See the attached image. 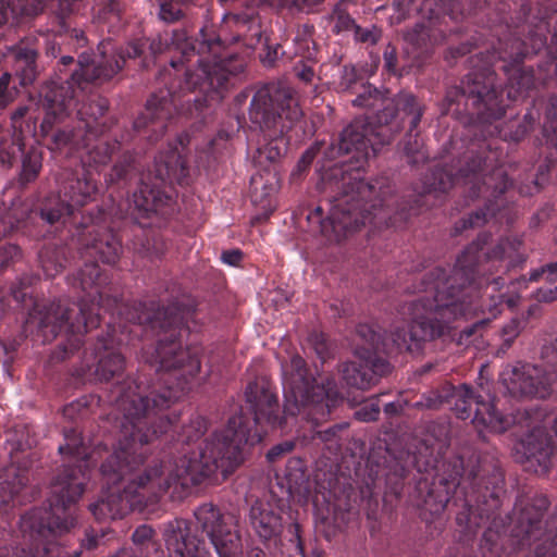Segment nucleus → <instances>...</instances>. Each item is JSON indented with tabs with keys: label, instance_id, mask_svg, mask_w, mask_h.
I'll list each match as a JSON object with an SVG mask.
<instances>
[{
	"label": "nucleus",
	"instance_id": "obj_26",
	"mask_svg": "<svg viewBox=\"0 0 557 557\" xmlns=\"http://www.w3.org/2000/svg\"><path fill=\"white\" fill-rule=\"evenodd\" d=\"M287 497L309 491V481L305 460L298 457L289 458L284 472Z\"/></svg>",
	"mask_w": 557,
	"mask_h": 557
},
{
	"label": "nucleus",
	"instance_id": "obj_35",
	"mask_svg": "<svg viewBox=\"0 0 557 557\" xmlns=\"http://www.w3.org/2000/svg\"><path fill=\"white\" fill-rule=\"evenodd\" d=\"M22 259V249L15 244L0 246V272L5 271Z\"/></svg>",
	"mask_w": 557,
	"mask_h": 557
},
{
	"label": "nucleus",
	"instance_id": "obj_21",
	"mask_svg": "<svg viewBox=\"0 0 557 557\" xmlns=\"http://www.w3.org/2000/svg\"><path fill=\"white\" fill-rule=\"evenodd\" d=\"M249 523L260 540H276L283 530L282 510L270 502L258 499L250 508Z\"/></svg>",
	"mask_w": 557,
	"mask_h": 557
},
{
	"label": "nucleus",
	"instance_id": "obj_10",
	"mask_svg": "<svg viewBox=\"0 0 557 557\" xmlns=\"http://www.w3.org/2000/svg\"><path fill=\"white\" fill-rule=\"evenodd\" d=\"M61 455H67L52 478L48 507L33 508L24 513L18 531H0V557H79L82 549L54 555L58 535L69 532L76 522V504L89 479L88 450L76 428H64Z\"/></svg>",
	"mask_w": 557,
	"mask_h": 557
},
{
	"label": "nucleus",
	"instance_id": "obj_22",
	"mask_svg": "<svg viewBox=\"0 0 557 557\" xmlns=\"http://www.w3.org/2000/svg\"><path fill=\"white\" fill-rule=\"evenodd\" d=\"M15 76L22 86L32 85L39 74L37 58L38 50L28 40H21L11 50Z\"/></svg>",
	"mask_w": 557,
	"mask_h": 557
},
{
	"label": "nucleus",
	"instance_id": "obj_24",
	"mask_svg": "<svg viewBox=\"0 0 557 557\" xmlns=\"http://www.w3.org/2000/svg\"><path fill=\"white\" fill-rule=\"evenodd\" d=\"M73 258L69 244L48 243L38 253L39 264L47 277L61 273Z\"/></svg>",
	"mask_w": 557,
	"mask_h": 557
},
{
	"label": "nucleus",
	"instance_id": "obj_1",
	"mask_svg": "<svg viewBox=\"0 0 557 557\" xmlns=\"http://www.w3.org/2000/svg\"><path fill=\"white\" fill-rule=\"evenodd\" d=\"M107 336L83 352L75 370L81 380H114L109 401L122 414L117 443L102 462L107 492L89 510L98 521L121 519L128 512H144L169 494L182 500L176 487L188 472L199 469L195 444L208 430V420L194 416L177 437L148 462L150 444L174 425L177 417L166 411L184 396L201 368V347L182 346L191 333V306L173 302L132 301L113 307Z\"/></svg>",
	"mask_w": 557,
	"mask_h": 557
},
{
	"label": "nucleus",
	"instance_id": "obj_50",
	"mask_svg": "<svg viewBox=\"0 0 557 557\" xmlns=\"http://www.w3.org/2000/svg\"><path fill=\"white\" fill-rule=\"evenodd\" d=\"M61 44L57 40L48 41L46 45V53L49 57L57 58L61 53Z\"/></svg>",
	"mask_w": 557,
	"mask_h": 557
},
{
	"label": "nucleus",
	"instance_id": "obj_3",
	"mask_svg": "<svg viewBox=\"0 0 557 557\" xmlns=\"http://www.w3.org/2000/svg\"><path fill=\"white\" fill-rule=\"evenodd\" d=\"M450 444L449 425L432 421L416 451H393L385 447L372 450L368 458L371 474L384 478L389 493L398 496L404 480L412 469L425 474L417 482L419 504L431 515L442 513L451 504L460 508L456 522L466 535H474L482 527L486 542L508 533L519 546L535 543L534 557H557V505L543 520L549 500L544 494L519 496L512 515L499 516L505 494V476L493 453L465 450L446 458Z\"/></svg>",
	"mask_w": 557,
	"mask_h": 557
},
{
	"label": "nucleus",
	"instance_id": "obj_6",
	"mask_svg": "<svg viewBox=\"0 0 557 557\" xmlns=\"http://www.w3.org/2000/svg\"><path fill=\"white\" fill-rule=\"evenodd\" d=\"M104 211L97 208V215L89 216L85 225L70 232L72 242L84 265L76 274L67 276V283L83 293L78 301L70 306L61 300L44 304L39 300L37 274L24 273L16 278L7 294L0 293V320L11 313H27L25 326L36 329L42 343H49L64 332L65 339L50 355L52 363L69 359L83 344V335L101 322V311L126 305L113 295L111 273L101 270L100 260L115 264L122 252L121 239L111 230L100 225Z\"/></svg>",
	"mask_w": 557,
	"mask_h": 557
},
{
	"label": "nucleus",
	"instance_id": "obj_17",
	"mask_svg": "<svg viewBox=\"0 0 557 557\" xmlns=\"http://www.w3.org/2000/svg\"><path fill=\"white\" fill-rule=\"evenodd\" d=\"M541 360V366L518 363L502 371L500 383L510 396L545 399L557 389V338L544 343Z\"/></svg>",
	"mask_w": 557,
	"mask_h": 557
},
{
	"label": "nucleus",
	"instance_id": "obj_25",
	"mask_svg": "<svg viewBox=\"0 0 557 557\" xmlns=\"http://www.w3.org/2000/svg\"><path fill=\"white\" fill-rule=\"evenodd\" d=\"M28 476L25 471L15 468L8 470L7 479L0 481V516H7L11 509L21 503L20 494L26 488Z\"/></svg>",
	"mask_w": 557,
	"mask_h": 557
},
{
	"label": "nucleus",
	"instance_id": "obj_7",
	"mask_svg": "<svg viewBox=\"0 0 557 557\" xmlns=\"http://www.w3.org/2000/svg\"><path fill=\"white\" fill-rule=\"evenodd\" d=\"M339 138L341 135L326 147L324 143L317 141L302 153L293 172V176L302 175L321 151L323 161L343 158L327 169L325 164L322 165L324 173L321 178V190L327 197L329 214L324 215L321 206L309 212L307 220L312 232L341 242L367 224L374 228L396 226L411 215L420 213L423 207H428L429 197L434 195L437 198L443 194L437 189L425 188L434 168L424 176L421 187L401 197L396 194L395 185L387 175L363 181L360 169L368 159H356L354 150L334 158L325 156L332 144L338 147Z\"/></svg>",
	"mask_w": 557,
	"mask_h": 557
},
{
	"label": "nucleus",
	"instance_id": "obj_34",
	"mask_svg": "<svg viewBox=\"0 0 557 557\" xmlns=\"http://www.w3.org/2000/svg\"><path fill=\"white\" fill-rule=\"evenodd\" d=\"M525 326L522 319L513 318L502 329L503 349H508Z\"/></svg>",
	"mask_w": 557,
	"mask_h": 557
},
{
	"label": "nucleus",
	"instance_id": "obj_60",
	"mask_svg": "<svg viewBox=\"0 0 557 557\" xmlns=\"http://www.w3.org/2000/svg\"><path fill=\"white\" fill-rule=\"evenodd\" d=\"M247 97H248L247 92H246V91H243V92H240V94L237 96V101H238V102H242V101H244Z\"/></svg>",
	"mask_w": 557,
	"mask_h": 557
},
{
	"label": "nucleus",
	"instance_id": "obj_54",
	"mask_svg": "<svg viewBox=\"0 0 557 557\" xmlns=\"http://www.w3.org/2000/svg\"><path fill=\"white\" fill-rule=\"evenodd\" d=\"M547 218L545 212L535 213L530 220V227L536 228Z\"/></svg>",
	"mask_w": 557,
	"mask_h": 557
},
{
	"label": "nucleus",
	"instance_id": "obj_47",
	"mask_svg": "<svg viewBox=\"0 0 557 557\" xmlns=\"http://www.w3.org/2000/svg\"><path fill=\"white\" fill-rule=\"evenodd\" d=\"M384 67L389 73H396L397 69V54L394 47L388 46L384 51Z\"/></svg>",
	"mask_w": 557,
	"mask_h": 557
},
{
	"label": "nucleus",
	"instance_id": "obj_8",
	"mask_svg": "<svg viewBox=\"0 0 557 557\" xmlns=\"http://www.w3.org/2000/svg\"><path fill=\"white\" fill-rule=\"evenodd\" d=\"M485 36V30H475L471 36L473 42L466 41L447 49L445 59L448 62L471 53L473 47L479 51L469 58L470 72L460 86L446 90L441 112L456 119L468 115L471 120L475 119L490 136L519 143L533 129L539 112L530 109L522 117L512 116L504 123H499V120L512 101L535 87L534 70L518 66L523 54L521 45L517 46L516 63L511 69L506 55L496 57L488 46L481 48L479 41Z\"/></svg>",
	"mask_w": 557,
	"mask_h": 557
},
{
	"label": "nucleus",
	"instance_id": "obj_32",
	"mask_svg": "<svg viewBox=\"0 0 557 557\" xmlns=\"http://www.w3.org/2000/svg\"><path fill=\"white\" fill-rule=\"evenodd\" d=\"M329 21L332 24V32L336 35L352 32L357 25L342 3H337L333 8Z\"/></svg>",
	"mask_w": 557,
	"mask_h": 557
},
{
	"label": "nucleus",
	"instance_id": "obj_45",
	"mask_svg": "<svg viewBox=\"0 0 557 557\" xmlns=\"http://www.w3.org/2000/svg\"><path fill=\"white\" fill-rule=\"evenodd\" d=\"M29 112V108L27 106L17 107L11 114L12 126L14 128V133L21 134L23 136V120Z\"/></svg>",
	"mask_w": 557,
	"mask_h": 557
},
{
	"label": "nucleus",
	"instance_id": "obj_40",
	"mask_svg": "<svg viewBox=\"0 0 557 557\" xmlns=\"http://www.w3.org/2000/svg\"><path fill=\"white\" fill-rule=\"evenodd\" d=\"M379 414L380 404L377 396L375 398L370 399L359 410L356 411L357 419L363 422L375 421L377 420Z\"/></svg>",
	"mask_w": 557,
	"mask_h": 557
},
{
	"label": "nucleus",
	"instance_id": "obj_44",
	"mask_svg": "<svg viewBox=\"0 0 557 557\" xmlns=\"http://www.w3.org/2000/svg\"><path fill=\"white\" fill-rule=\"evenodd\" d=\"M310 342L317 352V355L322 359H326L329 357V347L326 343V338L323 334H311Z\"/></svg>",
	"mask_w": 557,
	"mask_h": 557
},
{
	"label": "nucleus",
	"instance_id": "obj_36",
	"mask_svg": "<svg viewBox=\"0 0 557 557\" xmlns=\"http://www.w3.org/2000/svg\"><path fill=\"white\" fill-rule=\"evenodd\" d=\"M12 76L3 73L0 76V111L7 108L17 96V88L11 85Z\"/></svg>",
	"mask_w": 557,
	"mask_h": 557
},
{
	"label": "nucleus",
	"instance_id": "obj_41",
	"mask_svg": "<svg viewBox=\"0 0 557 557\" xmlns=\"http://www.w3.org/2000/svg\"><path fill=\"white\" fill-rule=\"evenodd\" d=\"M352 32L355 40L366 45H375L381 37L380 30L374 26L371 28H362L356 25Z\"/></svg>",
	"mask_w": 557,
	"mask_h": 557
},
{
	"label": "nucleus",
	"instance_id": "obj_56",
	"mask_svg": "<svg viewBox=\"0 0 557 557\" xmlns=\"http://www.w3.org/2000/svg\"><path fill=\"white\" fill-rule=\"evenodd\" d=\"M246 557H265V553L258 547H253L247 552Z\"/></svg>",
	"mask_w": 557,
	"mask_h": 557
},
{
	"label": "nucleus",
	"instance_id": "obj_43",
	"mask_svg": "<svg viewBox=\"0 0 557 557\" xmlns=\"http://www.w3.org/2000/svg\"><path fill=\"white\" fill-rule=\"evenodd\" d=\"M287 534L289 535V542L295 544L296 552L304 556L305 547L301 537V527L298 522H294L288 525Z\"/></svg>",
	"mask_w": 557,
	"mask_h": 557
},
{
	"label": "nucleus",
	"instance_id": "obj_23",
	"mask_svg": "<svg viewBox=\"0 0 557 557\" xmlns=\"http://www.w3.org/2000/svg\"><path fill=\"white\" fill-rule=\"evenodd\" d=\"M555 275H557V262H550L533 270L529 278L525 276L519 277L516 282L511 283V286L512 289H516V286L527 288L529 282H537L541 277L545 276L547 284L533 292L532 297L537 302L549 304L557 300V283H555Z\"/></svg>",
	"mask_w": 557,
	"mask_h": 557
},
{
	"label": "nucleus",
	"instance_id": "obj_18",
	"mask_svg": "<svg viewBox=\"0 0 557 557\" xmlns=\"http://www.w3.org/2000/svg\"><path fill=\"white\" fill-rule=\"evenodd\" d=\"M507 417L511 420L509 428L516 425L527 430L515 447L516 453L521 455L520 461L536 463L542 472H547L556 450V444L546 431V424L550 422L549 417L540 409H517Z\"/></svg>",
	"mask_w": 557,
	"mask_h": 557
},
{
	"label": "nucleus",
	"instance_id": "obj_61",
	"mask_svg": "<svg viewBox=\"0 0 557 557\" xmlns=\"http://www.w3.org/2000/svg\"><path fill=\"white\" fill-rule=\"evenodd\" d=\"M552 422H553L552 429H553L555 435L557 436V416L553 418Z\"/></svg>",
	"mask_w": 557,
	"mask_h": 557
},
{
	"label": "nucleus",
	"instance_id": "obj_28",
	"mask_svg": "<svg viewBox=\"0 0 557 557\" xmlns=\"http://www.w3.org/2000/svg\"><path fill=\"white\" fill-rule=\"evenodd\" d=\"M22 161V169L20 173V181L22 184H28L34 182L42 168V152L39 148L32 146L20 154Z\"/></svg>",
	"mask_w": 557,
	"mask_h": 557
},
{
	"label": "nucleus",
	"instance_id": "obj_9",
	"mask_svg": "<svg viewBox=\"0 0 557 557\" xmlns=\"http://www.w3.org/2000/svg\"><path fill=\"white\" fill-rule=\"evenodd\" d=\"M547 123L544 126L547 145L553 151L535 168L527 164L518 177L509 178L506 171L496 164L497 153L491 144L485 141L478 146L472 144L457 165H435L428 183L426 190H441L446 194L451 187L462 183L469 185L471 199L481 195L487 196L483 208L472 211L467 218L457 221L453 236L461 235L470 228L481 227L491 219L511 225L519 215L515 205L516 189L521 196L539 193L548 182L550 169L557 163V95L549 97L546 107Z\"/></svg>",
	"mask_w": 557,
	"mask_h": 557
},
{
	"label": "nucleus",
	"instance_id": "obj_30",
	"mask_svg": "<svg viewBox=\"0 0 557 557\" xmlns=\"http://www.w3.org/2000/svg\"><path fill=\"white\" fill-rule=\"evenodd\" d=\"M404 152L407 157L408 163L411 165L422 164L429 159V153L424 148L423 139L417 129L411 131V127H409L404 140Z\"/></svg>",
	"mask_w": 557,
	"mask_h": 557
},
{
	"label": "nucleus",
	"instance_id": "obj_11",
	"mask_svg": "<svg viewBox=\"0 0 557 557\" xmlns=\"http://www.w3.org/2000/svg\"><path fill=\"white\" fill-rule=\"evenodd\" d=\"M189 135L183 133L168 148L161 151L153 163V171H141L140 165L131 152H124L106 176L108 187L128 188L136 183L137 188L132 195V219L138 225L134 231L135 251L153 261L160 259L165 250L164 242L146 227L151 225L153 216L168 219L176 211L173 185L188 186L193 183L195 168L187 157Z\"/></svg>",
	"mask_w": 557,
	"mask_h": 557
},
{
	"label": "nucleus",
	"instance_id": "obj_16",
	"mask_svg": "<svg viewBox=\"0 0 557 557\" xmlns=\"http://www.w3.org/2000/svg\"><path fill=\"white\" fill-rule=\"evenodd\" d=\"M160 530L166 552L154 540V530L143 524L132 535L136 550L124 547L112 557H211L206 542L191 533L188 520L174 518L163 522Z\"/></svg>",
	"mask_w": 557,
	"mask_h": 557
},
{
	"label": "nucleus",
	"instance_id": "obj_46",
	"mask_svg": "<svg viewBox=\"0 0 557 557\" xmlns=\"http://www.w3.org/2000/svg\"><path fill=\"white\" fill-rule=\"evenodd\" d=\"M281 45L270 46L265 45V53L261 57V61L267 66H273L275 61L278 59V51L281 50Z\"/></svg>",
	"mask_w": 557,
	"mask_h": 557
},
{
	"label": "nucleus",
	"instance_id": "obj_42",
	"mask_svg": "<svg viewBox=\"0 0 557 557\" xmlns=\"http://www.w3.org/2000/svg\"><path fill=\"white\" fill-rule=\"evenodd\" d=\"M295 448V443L293 441H284L276 445H274L268 453L267 459L270 462H275L281 459L283 456L289 454Z\"/></svg>",
	"mask_w": 557,
	"mask_h": 557
},
{
	"label": "nucleus",
	"instance_id": "obj_48",
	"mask_svg": "<svg viewBox=\"0 0 557 557\" xmlns=\"http://www.w3.org/2000/svg\"><path fill=\"white\" fill-rule=\"evenodd\" d=\"M243 251L239 249H231L222 252L221 260L228 265H238L243 260Z\"/></svg>",
	"mask_w": 557,
	"mask_h": 557
},
{
	"label": "nucleus",
	"instance_id": "obj_37",
	"mask_svg": "<svg viewBox=\"0 0 557 557\" xmlns=\"http://www.w3.org/2000/svg\"><path fill=\"white\" fill-rule=\"evenodd\" d=\"M447 393V386H445L442 392H430L429 394H423L421 399L416 401L412 406L417 409H437L441 405L445 403V396Z\"/></svg>",
	"mask_w": 557,
	"mask_h": 557
},
{
	"label": "nucleus",
	"instance_id": "obj_15",
	"mask_svg": "<svg viewBox=\"0 0 557 557\" xmlns=\"http://www.w3.org/2000/svg\"><path fill=\"white\" fill-rule=\"evenodd\" d=\"M406 12L420 21L406 40L422 51L443 42L449 35L467 30L463 23L479 11L488 10L487 0H406Z\"/></svg>",
	"mask_w": 557,
	"mask_h": 557
},
{
	"label": "nucleus",
	"instance_id": "obj_31",
	"mask_svg": "<svg viewBox=\"0 0 557 557\" xmlns=\"http://www.w3.org/2000/svg\"><path fill=\"white\" fill-rule=\"evenodd\" d=\"M98 404V398L94 395H85L63 408V416L70 421H77L87 418L90 413V407Z\"/></svg>",
	"mask_w": 557,
	"mask_h": 557
},
{
	"label": "nucleus",
	"instance_id": "obj_20",
	"mask_svg": "<svg viewBox=\"0 0 557 557\" xmlns=\"http://www.w3.org/2000/svg\"><path fill=\"white\" fill-rule=\"evenodd\" d=\"M194 516L197 528L208 536L220 557H237L242 553V540L232 516L212 503L197 507Z\"/></svg>",
	"mask_w": 557,
	"mask_h": 557
},
{
	"label": "nucleus",
	"instance_id": "obj_39",
	"mask_svg": "<svg viewBox=\"0 0 557 557\" xmlns=\"http://www.w3.org/2000/svg\"><path fill=\"white\" fill-rule=\"evenodd\" d=\"M360 70L352 64L342 67L339 87L344 90L351 89L361 79Z\"/></svg>",
	"mask_w": 557,
	"mask_h": 557
},
{
	"label": "nucleus",
	"instance_id": "obj_52",
	"mask_svg": "<svg viewBox=\"0 0 557 557\" xmlns=\"http://www.w3.org/2000/svg\"><path fill=\"white\" fill-rule=\"evenodd\" d=\"M401 410L403 406L396 401H391L384 406V411L387 416H397Z\"/></svg>",
	"mask_w": 557,
	"mask_h": 557
},
{
	"label": "nucleus",
	"instance_id": "obj_4",
	"mask_svg": "<svg viewBox=\"0 0 557 557\" xmlns=\"http://www.w3.org/2000/svg\"><path fill=\"white\" fill-rule=\"evenodd\" d=\"M491 235L480 233L458 256L453 269L435 267L424 273L412 293L419 294L399 308L407 326L394 325L384 337L369 324H359L357 335L369 347L357 350V359L344 364L343 379L352 387L368 389L391 372L389 362L380 356L394 352L420 351L425 342L443 338L458 325L455 322L487 314L460 330V342H470L475 332L502 313L505 307L518 306L520 296L513 290L502 292L505 278L499 272L505 260L507 268L521 267L527 260L523 239L502 238L486 248Z\"/></svg>",
	"mask_w": 557,
	"mask_h": 557
},
{
	"label": "nucleus",
	"instance_id": "obj_2",
	"mask_svg": "<svg viewBox=\"0 0 557 557\" xmlns=\"http://www.w3.org/2000/svg\"><path fill=\"white\" fill-rule=\"evenodd\" d=\"M174 47L180 51L178 60H171V69L160 72L165 88L153 92L145 109L133 123L134 131L149 143L159 140L175 114L200 113L210 102H219L224 91L233 86L245 70V61L237 54H223V44L214 33L201 29L195 38L185 30H173L159 36V41L148 42L140 38L128 42L111 54L91 58L82 53L77 61L62 55L57 62L58 81L47 84L41 92V104L46 115L40 124L42 137L49 149L84 151L83 166L76 171H64L59 177V190L48 195L39 206L41 220L50 225L73 228L85 225L97 212L84 211L100 194L97 168L107 165L120 150L117 140L100 139L116 123L106 119L109 100L94 92L111 81L127 60L141 59L147 66L146 52L160 53Z\"/></svg>",
	"mask_w": 557,
	"mask_h": 557
},
{
	"label": "nucleus",
	"instance_id": "obj_19",
	"mask_svg": "<svg viewBox=\"0 0 557 557\" xmlns=\"http://www.w3.org/2000/svg\"><path fill=\"white\" fill-rule=\"evenodd\" d=\"M445 403L455 411L458 419H471L476 428L495 433H503L509 429L511 420L499 412L494 403H486L476 396L467 384L447 385Z\"/></svg>",
	"mask_w": 557,
	"mask_h": 557
},
{
	"label": "nucleus",
	"instance_id": "obj_38",
	"mask_svg": "<svg viewBox=\"0 0 557 557\" xmlns=\"http://www.w3.org/2000/svg\"><path fill=\"white\" fill-rule=\"evenodd\" d=\"M22 221L17 219L11 209L0 207V240L13 230L18 228Z\"/></svg>",
	"mask_w": 557,
	"mask_h": 557
},
{
	"label": "nucleus",
	"instance_id": "obj_12",
	"mask_svg": "<svg viewBox=\"0 0 557 557\" xmlns=\"http://www.w3.org/2000/svg\"><path fill=\"white\" fill-rule=\"evenodd\" d=\"M355 107L372 111V115L357 117L341 133L338 147L334 144L325 151L329 158L343 152H356L358 160L375 156L381 146L388 145L399 132L401 123L408 119L411 131L418 128L424 113V107L410 92H399L394 99L386 97L372 85H362V91L352 100Z\"/></svg>",
	"mask_w": 557,
	"mask_h": 557
},
{
	"label": "nucleus",
	"instance_id": "obj_57",
	"mask_svg": "<svg viewBox=\"0 0 557 557\" xmlns=\"http://www.w3.org/2000/svg\"><path fill=\"white\" fill-rule=\"evenodd\" d=\"M218 139H224V140H226V139H227V135L220 133V134L218 135V138H215V139H213V140H211V143H210V151H211V152H213V150H214V145H215V143H216V140H218Z\"/></svg>",
	"mask_w": 557,
	"mask_h": 557
},
{
	"label": "nucleus",
	"instance_id": "obj_49",
	"mask_svg": "<svg viewBox=\"0 0 557 557\" xmlns=\"http://www.w3.org/2000/svg\"><path fill=\"white\" fill-rule=\"evenodd\" d=\"M0 344H1L5 355L11 360L12 359L11 355L16 350L17 346L20 345L18 341L13 339L11 342H7L4 339H0Z\"/></svg>",
	"mask_w": 557,
	"mask_h": 557
},
{
	"label": "nucleus",
	"instance_id": "obj_5",
	"mask_svg": "<svg viewBox=\"0 0 557 557\" xmlns=\"http://www.w3.org/2000/svg\"><path fill=\"white\" fill-rule=\"evenodd\" d=\"M282 374L283 414H280L278 399L270 385L258 380L250 382L245 397L251 417L243 411L232 416L224 428L215 430L202 442L198 447L199 469L183 479L176 492L178 497H187L193 487L219 473L225 480L243 463L247 447L261 443L269 429L285 430L289 418L300 417L312 423V438L321 440L330 448L339 445L338 433L343 425L315 430L341 401L335 382L321 375L315 377L299 355L282 363Z\"/></svg>",
	"mask_w": 557,
	"mask_h": 557
},
{
	"label": "nucleus",
	"instance_id": "obj_27",
	"mask_svg": "<svg viewBox=\"0 0 557 557\" xmlns=\"http://www.w3.org/2000/svg\"><path fill=\"white\" fill-rule=\"evenodd\" d=\"M25 147L21 134L11 133L0 124V164L11 168Z\"/></svg>",
	"mask_w": 557,
	"mask_h": 557
},
{
	"label": "nucleus",
	"instance_id": "obj_51",
	"mask_svg": "<svg viewBox=\"0 0 557 557\" xmlns=\"http://www.w3.org/2000/svg\"><path fill=\"white\" fill-rule=\"evenodd\" d=\"M98 536L92 533H86L85 540L82 541V547L86 549H95L98 546Z\"/></svg>",
	"mask_w": 557,
	"mask_h": 557
},
{
	"label": "nucleus",
	"instance_id": "obj_29",
	"mask_svg": "<svg viewBox=\"0 0 557 557\" xmlns=\"http://www.w3.org/2000/svg\"><path fill=\"white\" fill-rule=\"evenodd\" d=\"M200 0H158L159 17L165 23H176L186 17V12Z\"/></svg>",
	"mask_w": 557,
	"mask_h": 557
},
{
	"label": "nucleus",
	"instance_id": "obj_55",
	"mask_svg": "<svg viewBox=\"0 0 557 557\" xmlns=\"http://www.w3.org/2000/svg\"><path fill=\"white\" fill-rule=\"evenodd\" d=\"M290 1L295 7L305 8V7H312V5L319 4L323 0H290Z\"/></svg>",
	"mask_w": 557,
	"mask_h": 557
},
{
	"label": "nucleus",
	"instance_id": "obj_14",
	"mask_svg": "<svg viewBox=\"0 0 557 557\" xmlns=\"http://www.w3.org/2000/svg\"><path fill=\"white\" fill-rule=\"evenodd\" d=\"M248 116L269 138L268 144L258 148L260 157L274 162L285 153L284 136L300 121L302 111L292 88L272 83L255 91Z\"/></svg>",
	"mask_w": 557,
	"mask_h": 557
},
{
	"label": "nucleus",
	"instance_id": "obj_58",
	"mask_svg": "<svg viewBox=\"0 0 557 557\" xmlns=\"http://www.w3.org/2000/svg\"><path fill=\"white\" fill-rule=\"evenodd\" d=\"M301 557H323V553L318 549H314V550H312L310 556H307L306 553L304 552V556H301Z\"/></svg>",
	"mask_w": 557,
	"mask_h": 557
},
{
	"label": "nucleus",
	"instance_id": "obj_59",
	"mask_svg": "<svg viewBox=\"0 0 557 557\" xmlns=\"http://www.w3.org/2000/svg\"><path fill=\"white\" fill-rule=\"evenodd\" d=\"M537 309H539V307H537L536 305L531 306V307L528 309V317H532V315H534Z\"/></svg>",
	"mask_w": 557,
	"mask_h": 557
},
{
	"label": "nucleus",
	"instance_id": "obj_13",
	"mask_svg": "<svg viewBox=\"0 0 557 557\" xmlns=\"http://www.w3.org/2000/svg\"><path fill=\"white\" fill-rule=\"evenodd\" d=\"M537 1L522 0L519 10L515 9L516 17L511 15V7L507 3H499L496 8L497 17L491 20L490 32L492 37L497 39V47L492 41L491 51L496 57L506 55L507 63L512 69L515 65L517 46L521 45L522 55L518 63L522 66L524 59L536 54L546 48L548 60L539 65L537 74L534 73L535 86L545 85L552 78V69L557 75V9L548 13L547 8L534 9Z\"/></svg>",
	"mask_w": 557,
	"mask_h": 557
},
{
	"label": "nucleus",
	"instance_id": "obj_33",
	"mask_svg": "<svg viewBox=\"0 0 557 557\" xmlns=\"http://www.w3.org/2000/svg\"><path fill=\"white\" fill-rule=\"evenodd\" d=\"M123 9V4L119 0H109L98 9L96 17L100 23L115 27L122 20Z\"/></svg>",
	"mask_w": 557,
	"mask_h": 557
},
{
	"label": "nucleus",
	"instance_id": "obj_53",
	"mask_svg": "<svg viewBox=\"0 0 557 557\" xmlns=\"http://www.w3.org/2000/svg\"><path fill=\"white\" fill-rule=\"evenodd\" d=\"M313 76L314 71L310 66H304L302 70L298 73V77L306 83H310Z\"/></svg>",
	"mask_w": 557,
	"mask_h": 557
}]
</instances>
